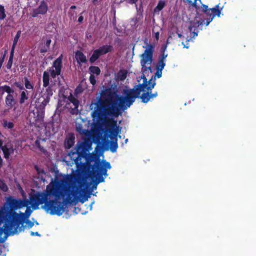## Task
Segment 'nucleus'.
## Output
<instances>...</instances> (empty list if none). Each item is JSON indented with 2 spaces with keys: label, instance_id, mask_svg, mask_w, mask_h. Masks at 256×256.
Returning <instances> with one entry per match:
<instances>
[{
  "label": "nucleus",
  "instance_id": "25",
  "mask_svg": "<svg viewBox=\"0 0 256 256\" xmlns=\"http://www.w3.org/2000/svg\"><path fill=\"white\" fill-rule=\"evenodd\" d=\"M20 34H21V31L18 30L16 32V36L14 38V40H13V44H12V46L11 50H12L13 51L14 50L15 47H16V45L17 44L18 40L20 38Z\"/></svg>",
  "mask_w": 256,
  "mask_h": 256
},
{
  "label": "nucleus",
  "instance_id": "5",
  "mask_svg": "<svg viewBox=\"0 0 256 256\" xmlns=\"http://www.w3.org/2000/svg\"><path fill=\"white\" fill-rule=\"evenodd\" d=\"M111 168L110 163L106 160H103L102 164L100 161H96L92 166L89 176L91 179H96L97 180V184L104 182V178L103 176H107L108 169H110Z\"/></svg>",
  "mask_w": 256,
  "mask_h": 256
},
{
  "label": "nucleus",
  "instance_id": "39",
  "mask_svg": "<svg viewBox=\"0 0 256 256\" xmlns=\"http://www.w3.org/2000/svg\"><path fill=\"white\" fill-rule=\"evenodd\" d=\"M48 48H46V46H42L40 50V53H44L48 52Z\"/></svg>",
  "mask_w": 256,
  "mask_h": 256
},
{
  "label": "nucleus",
  "instance_id": "3",
  "mask_svg": "<svg viewBox=\"0 0 256 256\" xmlns=\"http://www.w3.org/2000/svg\"><path fill=\"white\" fill-rule=\"evenodd\" d=\"M101 123V122H98ZM116 121L113 118H109L108 117L106 118V122H102V124L106 123L107 127L106 128L104 132V144L105 146H106V150L110 148L112 152H116L118 148V144L117 142V136L118 134V130L116 128L117 126Z\"/></svg>",
  "mask_w": 256,
  "mask_h": 256
},
{
  "label": "nucleus",
  "instance_id": "21",
  "mask_svg": "<svg viewBox=\"0 0 256 256\" xmlns=\"http://www.w3.org/2000/svg\"><path fill=\"white\" fill-rule=\"evenodd\" d=\"M34 168L37 172L38 177L43 182L45 181L46 173L43 168H40L38 165H35Z\"/></svg>",
  "mask_w": 256,
  "mask_h": 256
},
{
  "label": "nucleus",
  "instance_id": "9",
  "mask_svg": "<svg viewBox=\"0 0 256 256\" xmlns=\"http://www.w3.org/2000/svg\"><path fill=\"white\" fill-rule=\"evenodd\" d=\"M4 92L8 94L5 99L6 106L9 109H10L15 106L16 102L12 94L14 90L8 86H0V94H3Z\"/></svg>",
  "mask_w": 256,
  "mask_h": 256
},
{
  "label": "nucleus",
  "instance_id": "38",
  "mask_svg": "<svg viewBox=\"0 0 256 256\" xmlns=\"http://www.w3.org/2000/svg\"><path fill=\"white\" fill-rule=\"evenodd\" d=\"M92 182V188H96L98 184H97V180L96 179H91Z\"/></svg>",
  "mask_w": 256,
  "mask_h": 256
},
{
  "label": "nucleus",
  "instance_id": "40",
  "mask_svg": "<svg viewBox=\"0 0 256 256\" xmlns=\"http://www.w3.org/2000/svg\"><path fill=\"white\" fill-rule=\"evenodd\" d=\"M51 40L50 39H48L46 40V43L44 44V46H46V48H50V43H51Z\"/></svg>",
  "mask_w": 256,
  "mask_h": 256
},
{
  "label": "nucleus",
  "instance_id": "37",
  "mask_svg": "<svg viewBox=\"0 0 256 256\" xmlns=\"http://www.w3.org/2000/svg\"><path fill=\"white\" fill-rule=\"evenodd\" d=\"M25 86L27 89H32L33 88V86L32 84L30 82V81H25Z\"/></svg>",
  "mask_w": 256,
  "mask_h": 256
},
{
  "label": "nucleus",
  "instance_id": "33",
  "mask_svg": "<svg viewBox=\"0 0 256 256\" xmlns=\"http://www.w3.org/2000/svg\"><path fill=\"white\" fill-rule=\"evenodd\" d=\"M35 145L40 152L44 153L46 152V149L40 145V140H36L35 141Z\"/></svg>",
  "mask_w": 256,
  "mask_h": 256
},
{
  "label": "nucleus",
  "instance_id": "28",
  "mask_svg": "<svg viewBox=\"0 0 256 256\" xmlns=\"http://www.w3.org/2000/svg\"><path fill=\"white\" fill-rule=\"evenodd\" d=\"M156 71L154 74V75H152L149 80H152L154 77V78L155 79L156 78H159L162 76V70L160 68H156Z\"/></svg>",
  "mask_w": 256,
  "mask_h": 256
},
{
  "label": "nucleus",
  "instance_id": "54",
  "mask_svg": "<svg viewBox=\"0 0 256 256\" xmlns=\"http://www.w3.org/2000/svg\"><path fill=\"white\" fill-rule=\"evenodd\" d=\"M97 81H90V83L93 85H95L96 84Z\"/></svg>",
  "mask_w": 256,
  "mask_h": 256
},
{
  "label": "nucleus",
  "instance_id": "2",
  "mask_svg": "<svg viewBox=\"0 0 256 256\" xmlns=\"http://www.w3.org/2000/svg\"><path fill=\"white\" fill-rule=\"evenodd\" d=\"M152 81H143L142 84L134 86L132 88L125 92V96L114 95L110 90H103L96 102L90 105L94 108L92 116L94 120L104 122L108 116L116 118L139 98L140 93L144 90L146 82Z\"/></svg>",
  "mask_w": 256,
  "mask_h": 256
},
{
  "label": "nucleus",
  "instance_id": "18",
  "mask_svg": "<svg viewBox=\"0 0 256 256\" xmlns=\"http://www.w3.org/2000/svg\"><path fill=\"white\" fill-rule=\"evenodd\" d=\"M102 55L104 54L102 53L98 48L94 50L92 55L89 59L90 62V64H94L101 56Z\"/></svg>",
  "mask_w": 256,
  "mask_h": 256
},
{
  "label": "nucleus",
  "instance_id": "42",
  "mask_svg": "<svg viewBox=\"0 0 256 256\" xmlns=\"http://www.w3.org/2000/svg\"><path fill=\"white\" fill-rule=\"evenodd\" d=\"M30 234L32 236H40V234L38 232H34L31 231L30 232Z\"/></svg>",
  "mask_w": 256,
  "mask_h": 256
},
{
  "label": "nucleus",
  "instance_id": "43",
  "mask_svg": "<svg viewBox=\"0 0 256 256\" xmlns=\"http://www.w3.org/2000/svg\"><path fill=\"white\" fill-rule=\"evenodd\" d=\"M126 2L130 4H136L138 0H126Z\"/></svg>",
  "mask_w": 256,
  "mask_h": 256
},
{
  "label": "nucleus",
  "instance_id": "35",
  "mask_svg": "<svg viewBox=\"0 0 256 256\" xmlns=\"http://www.w3.org/2000/svg\"><path fill=\"white\" fill-rule=\"evenodd\" d=\"M24 224H26L24 226H26V228H28V229L32 228L34 226V222L30 221V220L26 219L24 220Z\"/></svg>",
  "mask_w": 256,
  "mask_h": 256
},
{
  "label": "nucleus",
  "instance_id": "11",
  "mask_svg": "<svg viewBox=\"0 0 256 256\" xmlns=\"http://www.w3.org/2000/svg\"><path fill=\"white\" fill-rule=\"evenodd\" d=\"M44 112L36 109L30 112L29 114L28 119L30 122L34 124H41L44 120Z\"/></svg>",
  "mask_w": 256,
  "mask_h": 256
},
{
  "label": "nucleus",
  "instance_id": "10",
  "mask_svg": "<svg viewBox=\"0 0 256 256\" xmlns=\"http://www.w3.org/2000/svg\"><path fill=\"white\" fill-rule=\"evenodd\" d=\"M43 86L46 88V90H43L41 92V96L38 99V102L41 103L42 106L44 108L50 102V97L52 95V88L48 86L49 85L50 81H43Z\"/></svg>",
  "mask_w": 256,
  "mask_h": 256
},
{
  "label": "nucleus",
  "instance_id": "46",
  "mask_svg": "<svg viewBox=\"0 0 256 256\" xmlns=\"http://www.w3.org/2000/svg\"><path fill=\"white\" fill-rule=\"evenodd\" d=\"M84 20V17L82 16H80L78 18V22H82Z\"/></svg>",
  "mask_w": 256,
  "mask_h": 256
},
{
  "label": "nucleus",
  "instance_id": "60",
  "mask_svg": "<svg viewBox=\"0 0 256 256\" xmlns=\"http://www.w3.org/2000/svg\"><path fill=\"white\" fill-rule=\"evenodd\" d=\"M128 138H127V139H126V140H125V143H126V142H128Z\"/></svg>",
  "mask_w": 256,
  "mask_h": 256
},
{
  "label": "nucleus",
  "instance_id": "7",
  "mask_svg": "<svg viewBox=\"0 0 256 256\" xmlns=\"http://www.w3.org/2000/svg\"><path fill=\"white\" fill-rule=\"evenodd\" d=\"M62 56L61 54L52 62V66L43 74L42 80H50V77L55 78L60 74L62 68Z\"/></svg>",
  "mask_w": 256,
  "mask_h": 256
},
{
  "label": "nucleus",
  "instance_id": "1",
  "mask_svg": "<svg viewBox=\"0 0 256 256\" xmlns=\"http://www.w3.org/2000/svg\"><path fill=\"white\" fill-rule=\"evenodd\" d=\"M78 186L75 184L68 186L58 180L52 182L46 186V190L42 192H37L30 198V202L27 200L16 199L9 196L6 199L8 210L4 217V228L7 229L18 214L16 210L27 206L31 204L33 208L36 210L40 204L42 208L51 215L60 216L64 212V204L58 200L64 199L66 204H71L78 198L80 192L85 191V182L83 180H78Z\"/></svg>",
  "mask_w": 256,
  "mask_h": 256
},
{
  "label": "nucleus",
  "instance_id": "63",
  "mask_svg": "<svg viewBox=\"0 0 256 256\" xmlns=\"http://www.w3.org/2000/svg\"><path fill=\"white\" fill-rule=\"evenodd\" d=\"M190 39H188V40H186V42H189V41H190Z\"/></svg>",
  "mask_w": 256,
  "mask_h": 256
},
{
  "label": "nucleus",
  "instance_id": "61",
  "mask_svg": "<svg viewBox=\"0 0 256 256\" xmlns=\"http://www.w3.org/2000/svg\"><path fill=\"white\" fill-rule=\"evenodd\" d=\"M24 80H28L27 78L25 77V78H24Z\"/></svg>",
  "mask_w": 256,
  "mask_h": 256
},
{
  "label": "nucleus",
  "instance_id": "14",
  "mask_svg": "<svg viewBox=\"0 0 256 256\" xmlns=\"http://www.w3.org/2000/svg\"><path fill=\"white\" fill-rule=\"evenodd\" d=\"M63 97L64 101L66 102V104H72L74 109L78 108L80 104L79 101L71 92H70L68 96L64 94Z\"/></svg>",
  "mask_w": 256,
  "mask_h": 256
},
{
  "label": "nucleus",
  "instance_id": "64",
  "mask_svg": "<svg viewBox=\"0 0 256 256\" xmlns=\"http://www.w3.org/2000/svg\"><path fill=\"white\" fill-rule=\"evenodd\" d=\"M0 180H1V179L0 178Z\"/></svg>",
  "mask_w": 256,
  "mask_h": 256
},
{
  "label": "nucleus",
  "instance_id": "52",
  "mask_svg": "<svg viewBox=\"0 0 256 256\" xmlns=\"http://www.w3.org/2000/svg\"><path fill=\"white\" fill-rule=\"evenodd\" d=\"M1 134L0 133V135ZM3 142L2 140L0 139V148L2 149V148L3 146Z\"/></svg>",
  "mask_w": 256,
  "mask_h": 256
},
{
  "label": "nucleus",
  "instance_id": "49",
  "mask_svg": "<svg viewBox=\"0 0 256 256\" xmlns=\"http://www.w3.org/2000/svg\"><path fill=\"white\" fill-rule=\"evenodd\" d=\"M98 0H92V2L94 5H96L98 3Z\"/></svg>",
  "mask_w": 256,
  "mask_h": 256
},
{
  "label": "nucleus",
  "instance_id": "6",
  "mask_svg": "<svg viewBox=\"0 0 256 256\" xmlns=\"http://www.w3.org/2000/svg\"><path fill=\"white\" fill-rule=\"evenodd\" d=\"M222 8H220L219 4H216L214 8H209L208 6L202 4L200 8V12L204 14L205 18H202L204 20L203 24L206 26L214 20L216 16L220 17L221 14ZM202 18L200 19L201 20Z\"/></svg>",
  "mask_w": 256,
  "mask_h": 256
},
{
  "label": "nucleus",
  "instance_id": "34",
  "mask_svg": "<svg viewBox=\"0 0 256 256\" xmlns=\"http://www.w3.org/2000/svg\"><path fill=\"white\" fill-rule=\"evenodd\" d=\"M28 97L26 95V93L25 91H22L20 94V103L22 104L24 103L25 100H27Z\"/></svg>",
  "mask_w": 256,
  "mask_h": 256
},
{
  "label": "nucleus",
  "instance_id": "15",
  "mask_svg": "<svg viewBox=\"0 0 256 256\" xmlns=\"http://www.w3.org/2000/svg\"><path fill=\"white\" fill-rule=\"evenodd\" d=\"M204 22V20L202 19L200 20H194V22L190 26V30L192 32L193 34L192 36V38H194L198 36V30H197L196 29L200 26L202 25Z\"/></svg>",
  "mask_w": 256,
  "mask_h": 256
},
{
  "label": "nucleus",
  "instance_id": "19",
  "mask_svg": "<svg viewBox=\"0 0 256 256\" xmlns=\"http://www.w3.org/2000/svg\"><path fill=\"white\" fill-rule=\"evenodd\" d=\"M75 58L77 62L79 64L84 63L86 62V56L80 50L76 52Z\"/></svg>",
  "mask_w": 256,
  "mask_h": 256
},
{
  "label": "nucleus",
  "instance_id": "51",
  "mask_svg": "<svg viewBox=\"0 0 256 256\" xmlns=\"http://www.w3.org/2000/svg\"><path fill=\"white\" fill-rule=\"evenodd\" d=\"M182 44L184 46V48H189V46H188V44L186 45L184 42H182Z\"/></svg>",
  "mask_w": 256,
  "mask_h": 256
},
{
  "label": "nucleus",
  "instance_id": "50",
  "mask_svg": "<svg viewBox=\"0 0 256 256\" xmlns=\"http://www.w3.org/2000/svg\"><path fill=\"white\" fill-rule=\"evenodd\" d=\"M178 32V30H177L176 32V34H177L179 38H181L182 36L181 34L179 33Z\"/></svg>",
  "mask_w": 256,
  "mask_h": 256
},
{
  "label": "nucleus",
  "instance_id": "48",
  "mask_svg": "<svg viewBox=\"0 0 256 256\" xmlns=\"http://www.w3.org/2000/svg\"><path fill=\"white\" fill-rule=\"evenodd\" d=\"M89 80H96L94 76L90 74Z\"/></svg>",
  "mask_w": 256,
  "mask_h": 256
},
{
  "label": "nucleus",
  "instance_id": "27",
  "mask_svg": "<svg viewBox=\"0 0 256 256\" xmlns=\"http://www.w3.org/2000/svg\"><path fill=\"white\" fill-rule=\"evenodd\" d=\"M14 51L11 50L9 60L6 64V67L8 69H10L12 64V60L14 58Z\"/></svg>",
  "mask_w": 256,
  "mask_h": 256
},
{
  "label": "nucleus",
  "instance_id": "36",
  "mask_svg": "<svg viewBox=\"0 0 256 256\" xmlns=\"http://www.w3.org/2000/svg\"><path fill=\"white\" fill-rule=\"evenodd\" d=\"M0 188L4 192H6L8 190L6 184L2 180H0Z\"/></svg>",
  "mask_w": 256,
  "mask_h": 256
},
{
  "label": "nucleus",
  "instance_id": "53",
  "mask_svg": "<svg viewBox=\"0 0 256 256\" xmlns=\"http://www.w3.org/2000/svg\"><path fill=\"white\" fill-rule=\"evenodd\" d=\"M5 240H6V236H4V240H2V238H1V236H0V242H4Z\"/></svg>",
  "mask_w": 256,
  "mask_h": 256
},
{
  "label": "nucleus",
  "instance_id": "4",
  "mask_svg": "<svg viewBox=\"0 0 256 256\" xmlns=\"http://www.w3.org/2000/svg\"><path fill=\"white\" fill-rule=\"evenodd\" d=\"M146 46H143L145 48L144 52L140 55V64L142 66V74L141 78L147 80L146 74L147 72L152 73L151 64L153 61V56L154 51V46L146 42Z\"/></svg>",
  "mask_w": 256,
  "mask_h": 256
},
{
  "label": "nucleus",
  "instance_id": "45",
  "mask_svg": "<svg viewBox=\"0 0 256 256\" xmlns=\"http://www.w3.org/2000/svg\"><path fill=\"white\" fill-rule=\"evenodd\" d=\"M136 4V9L137 11H138V12L140 11V10L142 8V4L140 5L139 8L138 7V6L136 4Z\"/></svg>",
  "mask_w": 256,
  "mask_h": 256
},
{
  "label": "nucleus",
  "instance_id": "20",
  "mask_svg": "<svg viewBox=\"0 0 256 256\" xmlns=\"http://www.w3.org/2000/svg\"><path fill=\"white\" fill-rule=\"evenodd\" d=\"M98 49L104 55L108 52H111L113 51L114 48L112 45L105 44L98 48Z\"/></svg>",
  "mask_w": 256,
  "mask_h": 256
},
{
  "label": "nucleus",
  "instance_id": "59",
  "mask_svg": "<svg viewBox=\"0 0 256 256\" xmlns=\"http://www.w3.org/2000/svg\"><path fill=\"white\" fill-rule=\"evenodd\" d=\"M35 223H36V225H38V222H36V221L35 222Z\"/></svg>",
  "mask_w": 256,
  "mask_h": 256
},
{
  "label": "nucleus",
  "instance_id": "30",
  "mask_svg": "<svg viewBox=\"0 0 256 256\" xmlns=\"http://www.w3.org/2000/svg\"><path fill=\"white\" fill-rule=\"evenodd\" d=\"M2 125L4 127L9 129H12L14 127V124L13 122H8L7 120H4Z\"/></svg>",
  "mask_w": 256,
  "mask_h": 256
},
{
  "label": "nucleus",
  "instance_id": "58",
  "mask_svg": "<svg viewBox=\"0 0 256 256\" xmlns=\"http://www.w3.org/2000/svg\"><path fill=\"white\" fill-rule=\"evenodd\" d=\"M2 253V246H0V255H1Z\"/></svg>",
  "mask_w": 256,
  "mask_h": 256
},
{
  "label": "nucleus",
  "instance_id": "12",
  "mask_svg": "<svg viewBox=\"0 0 256 256\" xmlns=\"http://www.w3.org/2000/svg\"><path fill=\"white\" fill-rule=\"evenodd\" d=\"M48 10V6L47 3L42 0L40 2V4L38 8L34 10L32 16L34 18L36 17L38 14H44Z\"/></svg>",
  "mask_w": 256,
  "mask_h": 256
},
{
  "label": "nucleus",
  "instance_id": "47",
  "mask_svg": "<svg viewBox=\"0 0 256 256\" xmlns=\"http://www.w3.org/2000/svg\"><path fill=\"white\" fill-rule=\"evenodd\" d=\"M172 36H174V32H172L170 34V35L168 36V38L167 41H168L170 39H172Z\"/></svg>",
  "mask_w": 256,
  "mask_h": 256
},
{
  "label": "nucleus",
  "instance_id": "56",
  "mask_svg": "<svg viewBox=\"0 0 256 256\" xmlns=\"http://www.w3.org/2000/svg\"><path fill=\"white\" fill-rule=\"evenodd\" d=\"M184 2H190V0H182Z\"/></svg>",
  "mask_w": 256,
  "mask_h": 256
},
{
  "label": "nucleus",
  "instance_id": "23",
  "mask_svg": "<svg viewBox=\"0 0 256 256\" xmlns=\"http://www.w3.org/2000/svg\"><path fill=\"white\" fill-rule=\"evenodd\" d=\"M166 46H162L160 48V54L158 56V59L162 60L164 61L166 60V58L168 56V54L166 52Z\"/></svg>",
  "mask_w": 256,
  "mask_h": 256
},
{
  "label": "nucleus",
  "instance_id": "41",
  "mask_svg": "<svg viewBox=\"0 0 256 256\" xmlns=\"http://www.w3.org/2000/svg\"><path fill=\"white\" fill-rule=\"evenodd\" d=\"M89 196V195L84 196L83 198L80 200V202H82V203H84V202L88 200V198Z\"/></svg>",
  "mask_w": 256,
  "mask_h": 256
},
{
  "label": "nucleus",
  "instance_id": "57",
  "mask_svg": "<svg viewBox=\"0 0 256 256\" xmlns=\"http://www.w3.org/2000/svg\"><path fill=\"white\" fill-rule=\"evenodd\" d=\"M76 8V6H71V7H70V8H71V9H74V8Z\"/></svg>",
  "mask_w": 256,
  "mask_h": 256
},
{
  "label": "nucleus",
  "instance_id": "22",
  "mask_svg": "<svg viewBox=\"0 0 256 256\" xmlns=\"http://www.w3.org/2000/svg\"><path fill=\"white\" fill-rule=\"evenodd\" d=\"M74 144V136L72 135L67 138L64 142V147L66 149L71 148Z\"/></svg>",
  "mask_w": 256,
  "mask_h": 256
},
{
  "label": "nucleus",
  "instance_id": "8",
  "mask_svg": "<svg viewBox=\"0 0 256 256\" xmlns=\"http://www.w3.org/2000/svg\"><path fill=\"white\" fill-rule=\"evenodd\" d=\"M156 84L155 81L146 82V86L144 88V90L142 91L143 92L141 96H140L139 98L143 103H147L151 98L157 96L158 92H156L152 93V90L154 88Z\"/></svg>",
  "mask_w": 256,
  "mask_h": 256
},
{
  "label": "nucleus",
  "instance_id": "31",
  "mask_svg": "<svg viewBox=\"0 0 256 256\" xmlns=\"http://www.w3.org/2000/svg\"><path fill=\"white\" fill-rule=\"evenodd\" d=\"M6 17L4 6L0 4V20H4Z\"/></svg>",
  "mask_w": 256,
  "mask_h": 256
},
{
  "label": "nucleus",
  "instance_id": "62",
  "mask_svg": "<svg viewBox=\"0 0 256 256\" xmlns=\"http://www.w3.org/2000/svg\"><path fill=\"white\" fill-rule=\"evenodd\" d=\"M2 211L0 210V216H1Z\"/></svg>",
  "mask_w": 256,
  "mask_h": 256
},
{
  "label": "nucleus",
  "instance_id": "55",
  "mask_svg": "<svg viewBox=\"0 0 256 256\" xmlns=\"http://www.w3.org/2000/svg\"><path fill=\"white\" fill-rule=\"evenodd\" d=\"M78 156L76 158L75 160V162H76V164H78Z\"/></svg>",
  "mask_w": 256,
  "mask_h": 256
},
{
  "label": "nucleus",
  "instance_id": "16",
  "mask_svg": "<svg viewBox=\"0 0 256 256\" xmlns=\"http://www.w3.org/2000/svg\"><path fill=\"white\" fill-rule=\"evenodd\" d=\"M128 72L126 69H120V70L116 74L114 80H125L126 78Z\"/></svg>",
  "mask_w": 256,
  "mask_h": 256
},
{
  "label": "nucleus",
  "instance_id": "24",
  "mask_svg": "<svg viewBox=\"0 0 256 256\" xmlns=\"http://www.w3.org/2000/svg\"><path fill=\"white\" fill-rule=\"evenodd\" d=\"M166 2L164 1L160 0L158 2L156 7L154 9V12H159L164 7Z\"/></svg>",
  "mask_w": 256,
  "mask_h": 256
},
{
  "label": "nucleus",
  "instance_id": "26",
  "mask_svg": "<svg viewBox=\"0 0 256 256\" xmlns=\"http://www.w3.org/2000/svg\"><path fill=\"white\" fill-rule=\"evenodd\" d=\"M90 73L92 74L99 75L100 72V70L99 67L96 66H90L89 68Z\"/></svg>",
  "mask_w": 256,
  "mask_h": 256
},
{
  "label": "nucleus",
  "instance_id": "32",
  "mask_svg": "<svg viewBox=\"0 0 256 256\" xmlns=\"http://www.w3.org/2000/svg\"><path fill=\"white\" fill-rule=\"evenodd\" d=\"M84 88L82 86V84H79L76 88L74 90V94L76 95L79 94L83 92Z\"/></svg>",
  "mask_w": 256,
  "mask_h": 256
},
{
  "label": "nucleus",
  "instance_id": "29",
  "mask_svg": "<svg viewBox=\"0 0 256 256\" xmlns=\"http://www.w3.org/2000/svg\"><path fill=\"white\" fill-rule=\"evenodd\" d=\"M165 66V61H164L158 58V61L156 64V68L163 70Z\"/></svg>",
  "mask_w": 256,
  "mask_h": 256
},
{
  "label": "nucleus",
  "instance_id": "17",
  "mask_svg": "<svg viewBox=\"0 0 256 256\" xmlns=\"http://www.w3.org/2000/svg\"><path fill=\"white\" fill-rule=\"evenodd\" d=\"M102 55L104 54L102 53L98 48L94 50L92 55L89 59L90 62V64H94L101 56Z\"/></svg>",
  "mask_w": 256,
  "mask_h": 256
},
{
  "label": "nucleus",
  "instance_id": "13",
  "mask_svg": "<svg viewBox=\"0 0 256 256\" xmlns=\"http://www.w3.org/2000/svg\"><path fill=\"white\" fill-rule=\"evenodd\" d=\"M16 149V146L14 148L11 144H4L2 148V150L4 154V158L8 160L10 158L11 154H13L14 151Z\"/></svg>",
  "mask_w": 256,
  "mask_h": 256
},
{
  "label": "nucleus",
  "instance_id": "44",
  "mask_svg": "<svg viewBox=\"0 0 256 256\" xmlns=\"http://www.w3.org/2000/svg\"><path fill=\"white\" fill-rule=\"evenodd\" d=\"M159 36H160L159 32H158L154 33V36L156 40H159Z\"/></svg>",
  "mask_w": 256,
  "mask_h": 256
}]
</instances>
